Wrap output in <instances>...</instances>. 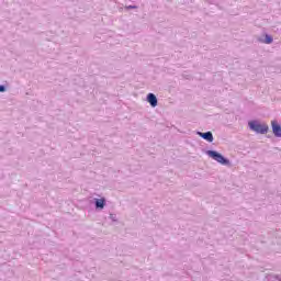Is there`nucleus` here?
I'll return each mask as SVG.
<instances>
[{
	"label": "nucleus",
	"instance_id": "f257e3e1",
	"mask_svg": "<svg viewBox=\"0 0 281 281\" xmlns=\"http://www.w3.org/2000/svg\"><path fill=\"white\" fill-rule=\"evenodd\" d=\"M250 131L258 133L259 135H267L269 133V125L260 124L258 121H250L248 123Z\"/></svg>",
	"mask_w": 281,
	"mask_h": 281
},
{
	"label": "nucleus",
	"instance_id": "f03ea898",
	"mask_svg": "<svg viewBox=\"0 0 281 281\" xmlns=\"http://www.w3.org/2000/svg\"><path fill=\"white\" fill-rule=\"evenodd\" d=\"M206 155L211 157V159H214V161H217V164H221L222 166H229V159L225 158L223 154L216 150H206Z\"/></svg>",
	"mask_w": 281,
	"mask_h": 281
},
{
	"label": "nucleus",
	"instance_id": "7ed1b4c3",
	"mask_svg": "<svg viewBox=\"0 0 281 281\" xmlns=\"http://www.w3.org/2000/svg\"><path fill=\"white\" fill-rule=\"evenodd\" d=\"M196 135H199V137H202V139H205V142H209L210 144H212V142H214V134H212V132H196Z\"/></svg>",
	"mask_w": 281,
	"mask_h": 281
},
{
	"label": "nucleus",
	"instance_id": "20e7f679",
	"mask_svg": "<svg viewBox=\"0 0 281 281\" xmlns=\"http://www.w3.org/2000/svg\"><path fill=\"white\" fill-rule=\"evenodd\" d=\"M94 207L95 210H102L103 207H106V198H94L93 199Z\"/></svg>",
	"mask_w": 281,
	"mask_h": 281
},
{
	"label": "nucleus",
	"instance_id": "39448f33",
	"mask_svg": "<svg viewBox=\"0 0 281 281\" xmlns=\"http://www.w3.org/2000/svg\"><path fill=\"white\" fill-rule=\"evenodd\" d=\"M271 124L274 137H281V125L278 124V121H272Z\"/></svg>",
	"mask_w": 281,
	"mask_h": 281
},
{
	"label": "nucleus",
	"instance_id": "423d86ee",
	"mask_svg": "<svg viewBox=\"0 0 281 281\" xmlns=\"http://www.w3.org/2000/svg\"><path fill=\"white\" fill-rule=\"evenodd\" d=\"M147 102L150 104V106H153V109H155V106L158 104L157 95H155V93H148Z\"/></svg>",
	"mask_w": 281,
	"mask_h": 281
},
{
	"label": "nucleus",
	"instance_id": "0eeeda50",
	"mask_svg": "<svg viewBox=\"0 0 281 281\" xmlns=\"http://www.w3.org/2000/svg\"><path fill=\"white\" fill-rule=\"evenodd\" d=\"M266 280L267 281H276V280L281 281V278L278 274H268V276H266Z\"/></svg>",
	"mask_w": 281,
	"mask_h": 281
},
{
	"label": "nucleus",
	"instance_id": "6e6552de",
	"mask_svg": "<svg viewBox=\"0 0 281 281\" xmlns=\"http://www.w3.org/2000/svg\"><path fill=\"white\" fill-rule=\"evenodd\" d=\"M263 43L266 45H271V43H273V37L271 35H269V34H266Z\"/></svg>",
	"mask_w": 281,
	"mask_h": 281
},
{
	"label": "nucleus",
	"instance_id": "1a4fd4ad",
	"mask_svg": "<svg viewBox=\"0 0 281 281\" xmlns=\"http://www.w3.org/2000/svg\"><path fill=\"white\" fill-rule=\"evenodd\" d=\"M125 10H137V5H133V4L125 5Z\"/></svg>",
	"mask_w": 281,
	"mask_h": 281
},
{
	"label": "nucleus",
	"instance_id": "9d476101",
	"mask_svg": "<svg viewBox=\"0 0 281 281\" xmlns=\"http://www.w3.org/2000/svg\"><path fill=\"white\" fill-rule=\"evenodd\" d=\"M5 91H8V88H5L3 85H0V93H5Z\"/></svg>",
	"mask_w": 281,
	"mask_h": 281
},
{
	"label": "nucleus",
	"instance_id": "9b49d317",
	"mask_svg": "<svg viewBox=\"0 0 281 281\" xmlns=\"http://www.w3.org/2000/svg\"><path fill=\"white\" fill-rule=\"evenodd\" d=\"M110 220L115 223L117 221V217L115 216V214H110Z\"/></svg>",
	"mask_w": 281,
	"mask_h": 281
}]
</instances>
